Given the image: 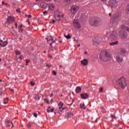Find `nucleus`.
Returning <instances> with one entry per match:
<instances>
[{
    "mask_svg": "<svg viewBox=\"0 0 129 129\" xmlns=\"http://www.w3.org/2000/svg\"><path fill=\"white\" fill-rule=\"evenodd\" d=\"M100 59L102 60V61H109V60L111 59V56L107 51H102L100 54Z\"/></svg>",
    "mask_w": 129,
    "mask_h": 129,
    "instance_id": "obj_1",
    "label": "nucleus"
},
{
    "mask_svg": "<svg viewBox=\"0 0 129 129\" xmlns=\"http://www.w3.org/2000/svg\"><path fill=\"white\" fill-rule=\"evenodd\" d=\"M89 23L92 27H99L101 25V19L98 17H95L91 19Z\"/></svg>",
    "mask_w": 129,
    "mask_h": 129,
    "instance_id": "obj_2",
    "label": "nucleus"
},
{
    "mask_svg": "<svg viewBox=\"0 0 129 129\" xmlns=\"http://www.w3.org/2000/svg\"><path fill=\"white\" fill-rule=\"evenodd\" d=\"M117 82L119 87H120V88H121L122 89H124V88L126 87L127 84L125 78L122 77L119 79Z\"/></svg>",
    "mask_w": 129,
    "mask_h": 129,
    "instance_id": "obj_3",
    "label": "nucleus"
},
{
    "mask_svg": "<svg viewBox=\"0 0 129 129\" xmlns=\"http://www.w3.org/2000/svg\"><path fill=\"white\" fill-rule=\"evenodd\" d=\"M117 5V1L116 0H111L108 3V7H111V9L115 8V6Z\"/></svg>",
    "mask_w": 129,
    "mask_h": 129,
    "instance_id": "obj_4",
    "label": "nucleus"
},
{
    "mask_svg": "<svg viewBox=\"0 0 129 129\" xmlns=\"http://www.w3.org/2000/svg\"><path fill=\"white\" fill-rule=\"evenodd\" d=\"M119 35L120 37H121V38L123 40L125 39L126 37H127V33H126L125 31L122 30L119 31Z\"/></svg>",
    "mask_w": 129,
    "mask_h": 129,
    "instance_id": "obj_5",
    "label": "nucleus"
},
{
    "mask_svg": "<svg viewBox=\"0 0 129 129\" xmlns=\"http://www.w3.org/2000/svg\"><path fill=\"white\" fill-rule=\"evenodd\" d=\"M110 38L111 40H116L117 39V33L115 31H113L110 35Z\"/></svg>",
    "mask_w": 129,
    "mask_h": 129,
    "instance_id": "obj_6",
    "label": "nucleus"
},
{
    "mask_svg": "<svg viewBox=\"0 0 129 129\" xmlns=\"http://www.w3.org/2000/svg\"><path fill=\"white\" fill-rule=\"evenodd\" d=\"M74 25L76 29H80L81 28V25H80V23L77 20H75L74 21Z\"/></svg>",
    "mask_w": 129,
    "mask_h": 129,
    "instance_id": "obj_7",
    "label": "nucleus"
},
{
    "mask_svg": "<svg viewBox=\"0 0 129 129\" xmlns=\"http://www.w3.org/2000/svg\"><path fill=\"white\" fill-rule=\"evenodd\" d=\"M78 11V8L77 7L73 6L71 8V12L73 15H75Z\"/></svg>",
    "mask_w": 129,
    "mask_h": 129,
    "instance_id": "obj_8",
    "label": "nucleus"
},
{
    "mask_svg": "<svg viewBox=\"0 0 129 129\" xmlns=\"http://www.w3.org/2000/svg\"><path fill=\"white\" fill-rule=\"evenodd\" d=\"M7 22H10V24H13L15 22V17L12 16H9L7 18Z\"/></svg>",
    "mask_w": 129,
    "mask_h": 129,
    "instance_id": "obj_9",
    "label": "nucleus"
},
{
    "mask_svg": "<svg viewBox=\"0 0 129 129\" xmlns=\"http://www.w3.org/2000/svg\"><path fill=\"white\" fill-rule=\"evenodd\" d=\"M8 45V41H4L2 40H0V45L1 47H6Z\"/></svg>",
    "mask_w": 129,
    "mask_h": 129,
    "instance_id": "obj_10",
    "label": "nucleus"
},
{
    "mask_svg": "<svg viewBox=\"0 0 129 129\" xmlns=\"http://www.w3.org/2000/svg\"><path fill=\"white\" fill-rule=\"evenodd\" d=\"M81 97L83 99H87V98L89 97V95H88L87 93H83L81 94Z\"/></svg>",
    "mask_w": 129,
    "mask_h": 129,
    "instance_id": "obj_11",
    "label": "nucleus"
},
{
    "mask_svg": "<svg viewBox=\"0 0 129 129\" xmlns=\"http://www.w3.org/2000/svg\"><path fill=\"white\" fill-rule=\"evenodd\" d=\"M81 63L84 66H87V64H88V60L87 59H84V60L81 61Z\"/></svg>",
    "mask_w": 129,
    "mask_h": 129,
    "instance_id": "obj_12",
    "label": "nucleus"
},
{
    "mask_svg": "<svg viewBox=\"0 0 129 129\" xmlns=\"http://www.w3.org/2000/svg\"><path fill=\"white\" fill-rule=\"evenodd\" d=\"M67 118H71L73 116V113L69 112L67 113Z\"/></svg>",
    "mask_w": 129,
    "mask_h": 129,
    "instance_id": "obj_13",
    "label": "nucleus"
},
{
    "mask_svg": "<svg viewBox=\"0 0 129 129\" xmlns=\"http://www.w3.org/2000/svg\"><path fill=\"white\" fill-rule=\"evenodd\" d=\"M54 18H61V14L59 12H56L54 15Z\"/></svg>",
    "mask_w": 129,
    "mask_h": 129,
    "instance_id": "obj_14",
    "label": "nucleus"
},
{
    "mask_svg": "<svg viewBox=\"0 0 129 129\" xmlns=\"http://www.w3.org/2000/svg\"><path fill=\"white\" fill-rule=\"evenodd\" d=\"M116 61L118 62V63H121V62L123 61L122 58L119 57V56H117L116 57Z\"/></svg>",
    "mask_w": 129,
    "mask_h": 129,
    "instance_id": "obj_15",
    "label": "nucleus"
},
{
    "mask_svg": "<svg viewBox=\"0 0 129 129\" xmlns=\"http://www.w3.org/2000/svg\"><path fill=\"white\" fill-rule=\"evenodd\" d=\"M76 92L77 93H80V92H81V87H77L76 89Z\"/></svg>",
    "mask_w": 129,
    "mask_h": 129,
    "instance_id": "obj_16",
    "label": "nucleus"
},
{
    "mask_svg": "<svg viewBox=\"0 0 129 129\" xmlns=\"http://www.w3.org/2000/svg\"><path fill=\"white\" fill-rule=\"evenodd\" d=\"M40 7L43 9H46L47 7V4H46V3H42L41 4H40Z\"/></svg>",
    "mask_w": 129,
    "mask_h": 129,
    "instance_id": "obj_17",
    "label": "nucleus"
},
{
    "mask_svg": "<svg viewBox=\"0 0 129 129\" xmlns=\"http://www.w3.org/2000/svg\"><path fill=\"white\" fill-rule=\"evenodd\" d=\"M118 44V41H115L110 43V46H114L115 45H117Z\"/></svg>",
    "mask_w": 129,
    "mask_h": 129,
    "instance_id": "obj_18",
    "label": "nucleus"
},
{
    "mask_svg": "<svg viewBox=\"0 0 129 129\" xmlns=\"http://www.w3.org/2000/svg\"><path fill=\"white\" fill-rule=\"evenodd\" d=\"M58 105H59L60 106L59 107V109H61L62 108V106L64 105V103H63V102H62V101H60L58 103Z\"/></svg>",
    "mask_w": 129,
    "mask_h": 129,
    "instance_id": "obj_19",
    "label": "nucleus"
},
{
    "mask_svg": "<svg viewBox=\"0 0 129 129\" xmlns=\"http://www.w3.org/2000/svg\"><path fill=\"white\" fill-rule=\"evenodd\" d=\"M49 10H51V11L53 10L54 8H55V6L54 5L50 4L48 7Z\"/></svg>",
    "mask_w": 129,
    "mask_h": 129,
    "instance_id": "obj_20",
    "label": "nucleus"
},
{
    "mask_svg": "<svg viewBox=\"0 0 129 129\" xmlns=\"http://www.w3.org/2000/svg\"><path fill=\"white\" fill-rule=\"evenodd\" d=\"M65 38H66V39H71V36L70 35V34H69L68 35H64Z\"/></svg>",
    "mask_w": 129,
    "mask_h": 129,
    "instance_id": "obj_21",
    "label": "nucleus"
},
{
    "mask_svg": "<svg viewBox=\"0 0 129 129\" xmlns=\"http://www.w3.org/2000/svg\"><path fill=\"white\" fill-rule=\"evenodd\" d=\"M34 98H35V100H40V97L38 95H36L34 96Z\"/></svg>",
    "mask_w": 129,
    "mask_h": 129,
    "instance_id": "obj_22",
    "label": "nucleus"
},
{
    "mask_svg": "<svg viewBox=\"0 0 129 129\" xmlns=\"http://www.w3.org/2000/svg\"><path fill=\"white\" fill-rule=\"evenodd\" d=\"M8 101H9V99L8 98H6L5 99H4V103L5 104H7Z\"/></svg>",
    "mask_w": 129,
    "mask_h": 129,
    "instance_id": "obj_23",
    "label": "nucleus"
},
{
    "mask_svg": "<svg viewBox=\"0 0 129 129\" xmlns=\"http://www.w3.org/2000/svg\"><path fill=\"white\" fill-rule=\"evenodd\" d=\"M51 38L48 39V37H46L45 39L47 40V42H49V41H54V39H53L52 36H50Z\"/></svg>",
    "mask_w": 129,
    "mask_h": 129,
    "instance_id": "obj_24",
    "label": "nucleus"
},
{
    "mask_svg": "<svg viewBox=\"0 0 129 129\" xmlns=\"http://www.w3.org/2000/svg\"><path fill=\"white\" fill-rule=\"evenodd\" d=\"M10 24H11V23L9 21H7L5 23V27H6V28H8V27L9 26V25H10Z\"/></svg>",
    "mask_w": 129,
    "mask_h": 129,
    "instance_id": "obj_25",
    "label": "nucleus"
},
{
    "mask_svg": "<svg viewBox=\"0 0 129 129\" xmlns=\"http://www.w3.org/2000/svg\"><path fill=\"white\" fill-rule=\"evenodd\" d=\"M121 29H122V30H125L126 29V26L122 25L121 26Z\"/></svg>",
    "mask_w": 129,
    "mask_h": 129,
    "instance_id": "obj_26",
    "label": "nucleus"
},
{
    "mask_svg": "<svg viewBox=\"0 0 129 129\" xmlns=\"http://www.w3.org/2000/svg\"><path fill=\"white\" fill-rule=\"evenodd\" d=\"M97 40H99V41L97 40V42L98 44V43H99L100 42V41H101L102 40V38H101V37H98Z\"/></svg>",
    "mask_w": 129,
    "mask_h": 129,
    "instance_id": "obj_27",
    "label": "nucleus"
},
{
    "mask_svg": "<svg viewBox=\"0 0 129 129\" xmlns=\"http://www.w3.org/2000/svg\"><path fill=\"white\" fill-rule=\"evenodd\" d=\"M15 52L16 55H21V52H20L19 50H16Z\"/></svg>",
    "mask_w": 129,
    "mask_h": 129,
    "instance_id": "obj_28",
    "label": "nucleus"
},
{
    "mask_svg": "<svg viewBox=\"0 0 129 129\" xmlns=\"http://www.w3.org/2000/svg\"><path fill=\"white\" fill-rule=\"evenodd\" d=\"M44 101H45V102H46L48 104H50V103L49 102V100H48V99H44Z\"/></svg>",
    "mask_w": 129,
    "mask_h": 129,
    "instance_id": "obj_29",
    "label": "nucleus"
},
{
    "mask_svg": "<svg viewBox=\"0 0 129 129\" xmlns=\"http://www.w3.org/2000/svg\"><path fill=\"white\" fill-rule=\"evenodd\" d=\"M56 21H61V17H54Z\"/></svg>",
    "mask_w": 129,
    "mask_h": 129,
    "instance_id": "obj_30",
    "label": "nucleus"
},
{
    "mask_svg": "<svg viewBox=\"0 0 129 129\" xmlns=\"http://www.w3.org/2000/svg\"><path fill=\"white\" fill-rule=\"evenodd\" d=\"M52 74L53 75H55V76H56V75H57V73L55 71H52Z\"/></svg>",
    "mask_w": 129,
    "mask_h": 129,
    "instance_id": "obj_31",
    "label": "nucleus"
},
{
    "mask_svg": "<svg viewBox=\"0 0 129 129\" xmlns=\"http://www.w3.org/2000/svg\"><path fill=\"white\" fill-rule=\"evenodd\" d=\"M7 123H11V124H12V126H14V124H13V122L11 121V120L7 121Z\"/></svg>",
    "mask_w": 129,
    "mask_h": 129,
    "instance_id": "obj_32",
    "label": "nucleus"
},
{
    "mask_svg": "<svg viewBox=\"0 0 129 129\" xmlns=\"http://www.w3.org/2000/svg\"><path fill=\"white\" fill-rule=\"evenodd\" d=\"M31 126H32V125L31 124V123H28L27 124V127L30 128V127H31Z\"/></svg>",
    "mask_w": 129,
    "mask_h": 129,
    "instance_id": "obj_33",
    "label": "nucleus"
},
{
    "mask_svg": "<svg viewBox=\"0 0 129 129\" xmlns=\"http://www.w3.org/2000/svg\"><path fill=\"white\" fill-rule=\"evenodd\" d=\"M23 39H24V37H23V36H21L19 38L20 41H23Z\"/></svg>",
    "mask_w": 129,
    "mask_h": 129,
    "instance_id": "obj_34",
    "label": "nucleus"
},
{
    "mask_svg": "<svg viewBox=\"0 0 129 129\" xmlns=\"http://www.w3.org/2000/svg\"><path fill=\"white\" fill-rule=\"evenodd\" d=\"M121 53H126V51L125 50H124V49H121Z\"/></svg>",
    "mask_w": 129,
    "mask_h": 129,
    "instance_id": "obj_35",
    "label": "nucleus"
},
{
    "mask_svg": "<svg viewBox=\"0 0 129 129\" xmlns=\"http://www.w3.org/2000/svg\"><path fill=\"white\" fill-rule=\"evenodd\" d=\"M16 12L17 13H21V9L18 8V9L16 10Z\"/></svg>",
    "mask_w": 129,
    "mask_h": 129,
    "instance_id": "obj_36",
    "label": "nucleus"
},
{
    "mask_svg": "<svg viewBox=\"0 0 129 129\" xmlns=\"http://www.w3.org/2000/svg\"><path fill=\"white\" fill-rule=\"evenodd\" d=\"M103 88L101 87L100 89L99 90V92H103Z\"/></svg>",
    "mask_w": 129,
    "mask_h": 129,
    "instance_id": "obj_37",
    "label": "nucleus"
},
{
    "mask_svg": "<svg viewBox=\"0 0 129 129\" xmlns=\"http://www.w3.org/2000/svg\"><path fill=\"white\" fill-rule=\"evenodd\" d=\"M33 115L35 117H37L38 116V114H37V113H34Z\"/></svg>",
    "mask_w": 129,
    "mask_h": 129,
    "instance_id": "obj_38",
    "label": "nucleus"
},
{
    "mask_svg": "<svg viewBox=\"0 0 129 129\" xmlns=\"http://www.w3.org/2000/svg\"><path fill=\"white\" fill-rule=\"evenodd\" d=\"M111 117H114L115 119H116V117H115V116H114L113 114L111 115Z\"/></svg>",
    "mask_w": 129,
    "mask_h": 129,
    "instance_id": "obj_39",
    "label": "nucleus"
},
{
    "mask_svg": "<svg viewBox=\"0 0 129 129\" xmlns=\"http://www.w3.org/2000/svg\"><path fill=\"white\" fill-rule=\"evenodd\" d=\"M23 58H24V56H23V55H21L20 57H19V59H20V60H22Z\"/></svg>",
    "mask_w": 129,
    "mask_h": 129,
    "instance_id": "obj_40",
    "label": "nucleus"
},
{
    "mask_svg": "<svg viewBox=\"0 0 129 129\" xmlns=\"http://www.w3.org/2000/svg\"><path fill=\"white\" fill-rule=\"evenodd\" d=\"M30 84H31L32 86H34L35 85V83H33V82H31Z\"/></svg>",
    "mask_w": 129,
    "mask_h": 129,
    "instance_id": "obj_41",
    "label": "nucleus"
},
{
    "mask_svg": "<svg viewBox=\"0 0 129 129\" xmlns=\"http://www.w3.org/2000/svg\"><path fill=\"white\" fill-rule=\"evenodd\" d=\"M80 107H81V108H83V109H86V107H82V106H81V104L80 105Z\"/></svg>",
    "mask_w": 129,
    "mask_h": 129,
    "instance_id": "obj_42",
    "label": "nucleus"
},
{
    "mask_svg": "<svg viewBox=\"0 0 129 129\" xmlns=\"http://www.w3.org/2000/svg\"><path fill=\"white\" fill-rule=\"evenodd\" d=\"M18 28L19 29H22V28H23V25L22 24L20 25V26L18 27Z\"/></svg>",
    "mask_w": 129,
    "mask_h": 129,
    "instance_id": "obj_43",
    "label": "nucleus"
},
{
    "mask_svg": "<svg viewBox=\"0 0 129 129\" xmlns=\"http://www.w3.org/2000/svg\"><path fill=\"white\" fill-rule=\"evenodd\" d=\"M48 57L51 59H53V56L51 54H49Z\"/></svg>",
    "mask_w": 129,
    "mask_h": 129,
    "instance_id": "obj_44",
    "label": "nucleus"
},
{
    "mask_svg": "<svg viewBox=\"0 0 129 129\" xmlns=\"http://www.w3.org/2000/svg\"><path fill=\"white\" fill-rule=\"evenodd\" d=\"M74 100H75L74 99H72V101L73 102L71 104H70L69 105H70L71 106V105H72L73 104V102L74 101Z\"/></svg>",
    "mask_w": 129,
    "mask_h": 129,
    "instance_id": "obj_45",
    "label": "nucleus"
},
{
    "mask_svg": "<svg viewBox=\"0 0 129 129\" xmlns=\"http://www.w3.org/2000/svg\"><path fill=\"white\" fill-rule=\"evenodd\" d=\"M125 31H127V32H129V28L126 27V29L125 30Z\"/></svg>",
    "mask_w": 129,
    "mask_h": 129,
    "instance_id": "obj_46",
    "label": "nucleus"
},
{
    "mask_svg": "<svg viewBox=\"0 0 129 129\" xmlns=\"http://www.w3.org/2000/svg\"><path fill=\"white\" fill-rule=\"evenodd\" d=\"M21 31L22 32L24 31V29L23 28H21V29H19V31Z\"/></svg>",
    "mask_w": 129,
    "mask_h": 129,
    "instance_id": "obj_47",
    "label": "nucleus"
},
{
    "mask_svg": "<svg viewBox=\"0 0 129 129\" xmlns=\"http://www.w3.org/2000/svg\"><path fill=\"white\" fill-rule=\"evenodd\" d=\"M54 111V108H52L50 109V112H53Z\"/></svg>",
    "mask_w": 129,
    "mask_h": 129,
    "instance_id": "obj_48",
    "label": "nucleus"
},
{
    "mask_svg": "<svg viewBox=\"0 0 129 129\" xmlns=\"http://www.w3.org/2000/svg\"><path fill=\"white\" fill-rule=\"evenodd\" d=\"M51 65H49V66L48 64H46V67L50 68V67H51Z\"/></svg>",
    "mask_w": 129,
    "mask_h": 129,
    "instance_id": "obj_49",
    "label": "nucleus"
},
{
    "mask_svg": "<svg viewBox=\"0 0 129 129\" xmlns=\"http://www.w3.org/2000/svg\"><path fill=\"white\" fill-rule=\"evenodd\" d=\"M15 26H16V28H18V23H15Z\"/></svg>",
    "mask_w": 129,
    "mask_h": 129,
    "instance_id": "obj_50",
    "label": "nucleus"
},
{
    "mask_svg": "<svg viewBox=\"0 0 129 129\" xmlns=\"http://www.w3.org/2000/svg\"><path fill=\"white\" fill-rule=\"evenodd\" d=\"M53 101H54V100H53V99H51L50 100L51 104H52V103L53 102Z\"/></svg>",
    "mask_w": 129,
    "mask_h": 129,
    "instance_id": "obj_51",
    "label": "nucleus"
},
{
    "mask_svg": "<svg viewBox=\"0 0 129 129\" xmlns=\"http://www.w3.org/2000/svg\"><path fill=\"white\" fill-rule=\"evenodd\" d=\"M28 17L31 18H32V15H28Z\"/></svg>",
    "mask_w": 129,
    "mask_h": 129,
    "instance_id": "obj_52",
    "label": "nucleus"
},
{
    "mask_svg": "<svg viewBox=\"0 0 129 129\" xmlns=\"http://www.w3.org/2000/svg\"><path fill=\"white\" fill-rule=\"evenodd\" d=\"M47 112H50V109H46Z\"/></svg>",
    "mask_w": 129,
    "mask_h": 129,
    "instance_id": "obj_53",
    "label": "nucleus"
},
{
    "mask_svg": "<svg viewBox=\"0 0 129 129\" xmlns=\"http://www.w3.org/2000/svg\"><path fill=\"white\" fill-rule=\"evenodd\" d=\"M66 108V107H63V108H62V107H61V109H62V110H64Z\"/></svg>",
    "mask_w": 129,
    "mask_h": 129,
    "instance_id": "obj_54",
    "label": "nucleus"
},
{
    "mask_svg": "<svg viewBox=\"0 0 129 129\" xmlns=\"http://www.w3.org/2000/svg\"><path fill=\"white\" fill-rule=\"evenodd\" d=\"M87 53H88L87 51H84V54L85 55H87Z\"/></svg>",
    "mask_w": 129,
    "mask_h": 129,
    "instance_id": "obj_55",
    "label": "nucleus"
},
{
    "mask_svg": "<svg viewBox=\"0 0 129 129\" xmlns=\"http://www.w3.org/2000/svg\"><path fill=\"white\" fill-rule=\"evenodd\" d=\"M47 13H48V12H47V11H44V12H43V15H45V14H47Z\"/></svg>",
    "mask_w": 129,
    "mask_h": 129,
    "instance_id": "obj_56",
    "label": "nucleus"
},
{
    "mask_svg": "<svg viewBox=\"0 0 129 129\" xmlns=\"http://www.w3.org/2000/svg\"><path fill=\"white\" fill-rule=\"evenodd\" d=\"M56 21L55 20H52V23L54 24Z\"/></svg>",
    "mask_w": 129,
    "mask_h": 129,
    "instance_id": "obj_57",
    "label": "nucleus"
},
{
    "mask_svg": "<svg viewBox=\"0 0 129 129\" xmlns=\"http://www.w3.org/2000/svg\"><path fill=\"white\" fill-rule=\"evenodd\" d=\"M29 62H30V60H28V59H26V62L27 63H29Z\"/></svg>",
    "mask_w": 129,
    "mask_h": 129,
    "instance_id": "obj_58",
    "label": "nucleus"
},
{
    "mask_svg": "<svg viewBox=\"0 0 129 129\" xmlns=\"http://www.w3.org/2000/svg\"><path fill=\"white\" fill-rule=\"evenodd\" d=\"M27 22H28V23L30 22V19H27Z\"/></svg>",
    "mask_w": 129,
    "mask_h": 129,
    "instance_id": "obj_59",
    "label": "nucleus"
},
{
    "mask_svg": "<svg viewBox=\"0 0 129 129\" xmlns=\"http://www.w3.org/2000/svg\"><path fill=\"white\" fill-rule=\"evenodd\" d=\"M52 45H53V43H52H52H50V46H52Z\"/></svg>",
    "mask_w": 129,
    "mask_h": 129,
    "instance_id": "obj_60",
    "label": "nucleus"
},
{
    "mask_svg": "<svg viewBox=\"0 0 129 129\" xmlns=\"http://www.w3.org/2000/svg\"><path fill=\"white\" fill-rule=\"evenodd\" d=\"M107 0H101V2H106Z\"/></svg>",
    "mask_w": 129,
    "mask_h": 129,
    "instance_id": "obj_61",
    "label": "nucleus"
},
{
    "mask_svg": "<svg viewBox=\"0 0 129 129\" xmlns=\"http://www.w3.org/2000/svg\"><path fill=\"white\" fill-rule=\"evenodd\" d=\"M52 96H53V93H52L50 95V97H52Z\"/></svg>",
    "mask_w": 129,
    "mask_h": 129,
    "instance_id": "obj_62",
    "label": "nucleus"
},
{
    "mask_svg": "<svg viewBox=\"0 0 129 129\" xmlns=\"http://www.w3.org/2000/svg\"><path fill=\"white\" fill-rule=\"evenodd\" d=\"M2 5H5V2H2Z\"/></svg>",
    "mask_w": 129,
    "mask_h": 129,
    "instance_id": "obj_63",
    "label": "nucleus"
},
{
    "mask_svg": "<svg viewBox=\"0 0 129 129\" xmlns=\"http://www.w3.org/2000/svg\"><path fill=\"white\" fill-rule=\"evenodd\" d=\"M5 6H9V4L8 3H5Z\"/></svg>",
    "mask_w": 129,
    "mask_h": 129,
    "instance_id": "obj_64",
    "label": "nucleus"
}]
</instances>
